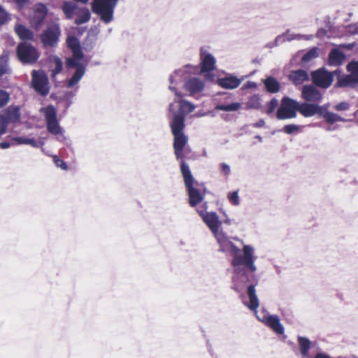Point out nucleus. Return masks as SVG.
I'll use <instances>...</instances> for the list:
<instances>
[{"label": "nucleus", "mask_w": 358, "mask_h": 358, "mask_svg": "<svg viewBox=\"0 0 358 358\" xmlns=\"http://www.w3.org/2000/svg\"><path fill=\"white\" fill-rule=\"evenodd\" d=\"M207 203H204L203 209H198L197 213L201 217L203 222L210 229L220 245V251L230 253L232 255L231 265L233 266L232 287L236 292H241L246 284L255 279V273L257 268L255 264L257 257L255 249L251 245H245L242 239L235 237L234 240L243 245L241 250L222 228V222L218 215L213 211H207Z\"/></svg>", "instance_id": "obj_1"}, {"label": "nucleus", "mask_w": 358, "mask_h": 358, "mask_svg": "<svg viewBox=\"0 0 358 358\" xmlns=\"http://www.w3.org/2000/svg\"><path fill=\"white\" fill-rule=\"evenodd\" d=\"M257 284V279L255 275V279L249 281L245 287H247V294L250 299L249 303H245L251 310L255 311L257 320L263 322L266 326L271 329L276 334L282 335L285 333V328L280 322V320L278 315H271L265 310L257 312V309L259 307V299L256 294L255 286ZM243 289L239 293H241Z\"/></svg>", "instance_id": "obj_2"}, {"label": "nucleus", "mask_w": 358, "mask_h": 358, "mask_svg": "<svg viewBox=\"0 0 358 358\" xmlns=\"http://www.w3.org/2000/svg\"><path fill=\"white\" fill-rule=\"evenodd\" d=\"M171 132L174 136L173 149L176 158L180 164V172H182V164L189 166L184 160L183 149L188 142L187 136L184 134L185 128L183 117L178 114L170 122Z\"/></svg>", "instance_id": "obj_3"}, {"label": "nucleus", "mask_w": 358, "mask_h": 358, "mask_svg": "<svg viewBox=\"0 0 358 358\" xmlns=\"http://www.w3.org/2000/svg\"><path fill=\"white\" fill-rule=\"evenodd\" d=\"M181 173L187 191L189 203L192 207H194L203 201L204 194L196 187L195 185L197 182L195 181L189 166L182 164Z\"/></svg>", "instance_id": "obj_4"}, {"label": "nucleus", "mask_w": 358, "mask_h": 358, "mask_svg": "<svg viewBox=\"0 0 358 358\" xmlns=\"http://www.w3.org/2000/svg\"><path fill=\"white\" fill-rule=\"evenodd\" d=\"M119 0H93L91 6L94 14L99 16L101 20L108 24L113 20L114 10Z\"/></svg>", "instance_id": "obj_5"}, {"label": "nucleus", "mask_w": 358, "mask_h": 358, "mask_svg": "<svg viewBox=\"0 0 358 358\" xmlns=\"http://www.w3.org/2000/svg\"><path fill=\"white\" fill-rule=\"evenodd\" d=\"M41 113L44 115L48 131L50 134L57 136V139L59 141H64L66 137L57 120L55 108L52 105H49L47 107L42 108Z\"/></svg>", "instance_id": "obj_6"}, {"label": "nucleus", "mask_w": 358, "mask_h": 358, "mask_svg": "<svg viewBox=\"0 0 358 358\" xmlns=\"http://www.w3.org/2000/svg\"><path fill=\"white\" fill-rule=\"evenodd\" d=\"M31 86L34 91L42 96H45L49 94V80L45 71L42 70L32 71Z\"/></svg>", "instance_id": "obj_7"}, {"label": "nucleus", "mask_w": 358, "mask_h": 358, "mask_svg": "<svg viewBox=\"0 0 358 358\" xmlns=\"http://www.w3.org/2000/svg\"><path fill=\"white\" fill-rule=\"evenodd\" d=\"M297 101L288 96H285L281 100V105L278 108L276 117L278 120H289L297 116Z\"/></svg>", "instance_id": "obj_8"}, {"label": "nucleus", "mask_w": 358, "mask_h": 358, "mask_svg": "<svg viewBox=\"0 0 358 358\" xmlns=\"http://www.w3.org/2000/svg\"><path fill=\"white\" fill-rule=\"evenodd\" d=\"M80 59L74 57L68 58L66 60V66L68 69L75 68V72L72 76L67 80L66 87L73 88L77 86L86 72V67L84 64L80 63Z\"/></svg>", "instance_id": "obj_9"}, {"label": "nucleus", "mask_w": 358, "mask_h": 358, "mask_svg": "<svg viewBox=\"0 0 358 358\" xmlns=\"http://www.w3.org/2000/svg\"><path fill=\"white\" fill-rule=\"evenodd\" d=\"M17 55L23 64H33L39 57V54L32 45L27 42L20 43L17 47Z\"/></svg>", "instance_id": "obj_10"}, {"label": "nucleus", "mask_w": 358, "mask_h": 358, "mask_svg": "<svg viewBox=\"0 0 358 358\" xmlns=\"http://www.w3.org/2000/svg\"><path fill=\"white\" fill-rule=\"evenodd\" d=\"M341 71L336 70L333 72L327 71L324 68L319 69L311 73L313 83L320 87L327 89L332 83L334 75H340Z\"/></svg>", "instance_id": "obj_11"}, {"label": "nucleus", "mask_w": 358, "mask_h": 358, "mask_svg": "<svg viewBox=\"0 0 358 358\" xmlns=\"http://www.w3.org/2000/svg\"><path fill=\"white\" fill-rule=\"evenodd\" d=\"M196 108V106L191 102L184 99H175L169 104V115L172 114L171 119L176 115H181L185 119V114L190 113Z\"/></svg>", "instance_id": "obj_12"}, {"label": "nucleus", "mask_w": 358, "mask_h": 358, "mask_svg": "<svg viewBox=\"0 0 358 358\" xmlns=\"http://www.w3.org/2000/svg\"><path fill=\"white\" fill-rule=\"evenodd\" d=\"M20 109V106L10 105L0 113V119L7 127L9 124H17L21 120Z\"/></svg>", "instance_id": "obj_13"}, {"label": "nucleus", "mask_w": 358, "mask_h": 358, "mask_svg": "<svg viewBox=\"0 0 358 358\" xmlns=\"http://www.w3.org/2000/svg\"><path fill=\"white\" fill-rule=\"evenodd\" d=\"M61 34L58 24H52L42 33L41 41L45 47H54L57 45Z\"/></svg>", "instance_id": "obj_14"}, {"label": "nucleus", "mask_w": 358, "mask_h": 358, "mask_svg": "<svg viewBox=\"0 0 358 358\" xmlns=\"http://www.w3.org/2000/svg\"><path fill=\"white\" fill-rule=\"evenodd\" d=\"M199 57L201 60V71L202 73L210 72L215 69L216 59L209 52L208 47L203 46L200 48Z\"/></svg>", "instance_id": "obj_15"}, {"label": "nucleus", "mask_w": 358, "mask_h": 358, "mask_svg": "<svg viewBox=\"0 0 358 358\" xmlns=\"http://www.w3.org/2000/svg\"><path fill=\"white\" fill-rule=\"evenodd\" d=\"M189 66V65H187L185 66L182 67L181 69H177L169 76V90L174 92L176 96L178 99L181 96V94L176 90L175 85L182 83L183 80L187 78L188 68Z\"/></svg>", "instance_id": "obj_16"}, {"label": "nucleus", "mask_w": 358, "mask_h": 358, "mask_svg": "<svg viewBox=\"0 0 358 358\" xmlns=\"http://www.w3.org/2000/svg\"><path fill=\"white\" fill-rule=\"evenodd\" d=\"M301 97L308 103H320L322 99V94L313 85H306L303 86L301 90Z\"/></svg>", "instance_id": "obj_17"}, {"label": "nucleus", "mask_w": 358, "mask_h": 358, "mask_svg": "<svg viewBox=\"0 0 358 358\" xmlns=\"http://www.w3.org/2000/svg\"><path fill=\"white\" fill-rule=\"evenodd\" d=\"M324 106L317 103L297 101V112L305 117H310L315 115L322 114Z\"/></svg>", "instance_id": "obj_18"}, {"label": "nucleus", "mask_w": 358, "mask_h": 358, "mask_svg": "<svg viewBox=\"0 0 358 358\" xmlns=\"http://www.w3.org/2000/svg\"><path fill=\"white\" fill-rule=\"evenodd\" d=\"M48 13V9L45 4L38 3L34 7V14L31 18V22L36 29H38L43 22Z\"/></svg>", "instance_id": "obj_19"}, {"label": "nucleus", "mask_w": 358, "mask_h": 358, "mask_svg": "<svg viewBox=\"0 0 358 358\" xmlns=\"http://www.w3.org/2000/svg\"><path fill=\"white\" fill-rule=\"evenodd\" d=\"M204 83L199 78L193 77L187 79L184 83V89L189 95H194L203 91Z\"/></svg>", "instance_id": "obj_20"}, {"label": "nucleus", "mask_w": 358, "mask_h": 358, "mask_svg": "<svg viewBox=\"0 0 358 358\" xmlns=\"http://www.w3.org/2000/svg\"><path fill=\"white\" fill-rule=\"evenodd\" d=\"M241 79L231 75L217 80L218 85L227 90L236 89L241 85Z\"/></svg>", "instance_id": "obj_21"}, {"label": "nucleus", "mask_w": 358, "mask_h": 358, "mask_svg": "<svg viewBox=\"0 0 358 358\" xmlns=\"http://www.w3.org/2000/svg\"><path fill=\"white\" fill-rule=\"evenodd\" d=\"M289 80L295 85H301L309 80V75L306 70L297 69L291 71L288 76Z\"/></svg>", "instance_id": "obj_22"}, {"label": "nucleus", "mask_w": 358, "mask_h": 358, "mask_svg": "<svg viewBox=\"0 0 358 358\" xmlns=\"http://www.w3.org/2000/svg\"><path fill=\"white\" fill-rule=\"evenodd\" d=\"M345 59V55L337 49H333L329 55V65L331 66H338L343 64Z\"/></svg>", "instance_id": "obj_23"}, {"label": "nucleus", "mask_w": 358, "mask_h": 358, "mask_svg": "<svg viewBox=\"0 0 358 358\" xmlns=\"http://www.w3.org/2000/svg\"><path fill=\"white\" fill-rule=\"evenodd\" d=\"M74 23L77 25L87 23L91 18L90 10L86 7H78Z\"/></svg>", "instance_id": "obj_24"}, {"label": "nucleus", "mask_w": 358, "mask_h": 358, "mask_svg": "<svg viewBox=\"0 0 358 358\" xmlns=\"http://www.w3.org/2000/svg\"><path fill=\"white\" fill-rule=\"evenodd\" d=\"M11 141L15 145H30L34 148H40L43 145V143L35 140L34 138L28 136H17L11 138Z\"/></svg>", "instance_id": "obj_25"}, {"label": "nucleus", "mask_w": 358, "mask_h": 358, "mask_svg": "<svg viewBox=\"0 0 358 358\" xmlns=\"http://www.w3.org/2000/svg\"><path fill=\"white\" fill-rule=\"evenodd\" d=\"M306 36L299 34H291L289 30H287L285 33L282 34L278 35L275 38V45H279L280 43H285L286 41H291L292 40H301L303 38H305Z\"/></svg>", "instance_id": "obj_26"}, {"label": "nucleus", "mask_w": 358, "mask_h": 358, "mask_svg": "<svg viewBox=\"0 0 358 358\" xmlns=\"http://www.w3.org/2000/svg\"><path fill=\"white\" fill-rule=\"evenodd\" d=\"M78 7L79 6L73 2L65 1L62 4V10L66 17L71 20L76 15Z\"/></svg>", "instance_id": "obj_27"}, {"label": "nucleus", "mask_w": 358, "mask_h": 358, "mask_svg": "<svg viewBox=\"0 0 358 358\" xmlns=\"http://www.w3.org/2000/svg\"><path fill=\"white\" fill-rule=\"evenodd\" d=\"M264 86L269 93H277L280 91V83L273 76H268L263 81Z\"/></svg>", "instance_id": "obj_28"}, {"label": "nucleus", "mask_w": 358, "mask_h": 358, "mask_svg": "<svg viewBox=\"0 0 358 358\" xmlns=\"http://www.w3.org/2000/svg\"><path fill=\"white\" fill-rule=\"evenodd\" d=\"M15 31L22 40H32L34 38V33L24 25L17 24Z\"/></svg>", "instance_id": "obj_29"}, {"label": "nucleus", "mask_w": 358, "mask_h": 358, "mask_svg": "<svg viewBox=\"0 0 358 358\" xmlns=\"http://www.w3.org/2000/svg\"><path fill=\"white\" fill-rule=\"evenodd\" d=\"M49 62L51 64L52 76L55 77L57 74L61 73L63 69L62 60L56 55H50Z\"/></svg>", "instance_id": "obj_30"}, {"label": "nucleus", "mask_w": 358, "mask_h": 358, "mask_svg": "<svg viewBox=\"0 0 358 358\" xmlns=\"http://www.w3.org/2000/svg\"><path fill=\"white\" fill-rule=\"evenodd\" d=\"M298 343L302 357L308 358L311 345L310 341L306 337L298 336Z\"/></svg>", "instance_id": "obj_31"}, {"label": "nucleus", "mask_w": 358, "mask_h": 358, "mask_svg": "<svg viewBox=\"0 0 358 358\" xmlns=\"http://www.w3.org/2000/svg\"><path fill=\"white\" fill-rule=\"evenodd\" d=\"M357 84L358 81L355 80V78H352L350 74H349L339 78L338 82L336 84V86L338 87H355Z\"/></svg>", "instance_id": "obj_32"}, {"label": "nucleus", "mask_w": 358, "mask_h": 358, "mask_svg": "<svg viewBox=\"0 0 358 358\" xmlns=\"http://www.w3.org/2000/svg\"><path fill=\"white\" fill-rule=\"evenodd\" d=\"M320 115L322 116L324 119V120L329 124H334L336 122L345 121V120L343 117H341L339 115L329 111H322V114H320Z\"/></svg>", "instance_id": "obj_33"}, {"label": "nucleus", "mask_w": 358, "mask_h": 358, "mask_svg": "<svg viewBox=\"0 0 358 358\" xmlns=\"http://www.w3.org/2000/svg\"><path fill=\"white\" fill-rule=\"evenodd\" d=\"M241 108V103L238 102L231 103L229 104H217L215 106V110H222L227 112L237 111Z\"/></svg>", "instance_id": "obj_34"}, {"label": "nucleus", "mask_w": 358, "mask_h": 358, "mask_svg": "<svg viewBox=\"0 0 358 358\" xmlns=\"http://www.w3.org/2000/svg\"><path fill=\"white\" fill-rule=\"evenodd\" d=\"M261 97L258 94L252 96L246 103L248 109H259L261 107Z\"/></svg>", "instance_id": "obj_35"}, {"label": "nucleus", "mask_w": 358, "mask_h": 358, "mask_svg": "<svg viewBox=\"0 0 358 358\" xmlns=\"http://www.w3.org/2000/svg\"><path fill=\"white\" fill-rule=\"evenodd\" d=\"M317 56H318L317 48H313L309 50L306 54L303 55L301 60L303 62H308L312 60L313 59L316 58Z\"/></svg>", "instance_id": "obj_36"}, {"label": "nucleus", "mask_w": 358, "mask_h": 358, "mask_svg": "<svg viewBox=\"0 0 358 358\" xmlns=\"http://www.w3.org/2000/svg\"><path fill=\"white\" fill-rule=\"evenodd\" d=\"M348 70L355 80L358 81V62H351L348 65Z\"/></svg>", "instance_id": "obj_37"}, {"label": "nucleus", "mask_w": 358, "mask_h": 358, "mask_svg": "<svg viewBox=\"0 0 358 358\" xmlns=\"http://www.w3.org/2000/svg\"><path fill=\"white\" fill-rule=\"evenodd\" d=\"M227 199L232 205L238 206L240 203L238 190L229 192L227 194Z\"/></svg>", "instance_id": "obj_38"}, {"label": "nucleus", "mask_w": 358, "mask_h": 358, "mask_svg": "<svg viewBox=\"0 0 358 358\" xmlns=\"http://www.w3.org/2000/svg\"><path fill=\"white\" fill-rule=\"evenodd\" d=\"M282 129L287 134H294L300 131V126L290 124L285 125Z\"/></svg>", "instance_id": "obj_39"}, {"label": "nucleus", "mask_w": 358, "mask_h": 358, "mask_svg": "<svg viewBox=\"0 0 358 358\" xmlns=\"http://www.w3.org/2000/svg\"><path fill=\"white\" fill-rule=\"evenodd\" d=\"M10 100L9 94L2 90H0V108L5 106Z\"/></svg>", "instance_id": "obj_40"}, {"label": "nucleus", "mask_w": 358, "mask_h": 358, "mask_svg": "<svg viewBox=\"0 0 358 358\" xmlns=\"http://www.w3.org/2000/svg\"><path fill=\"white\" fill-rule=\"evenodd\" d=\"M220 171L221 175L225 178L229 177L231 172L230 166L225 162H222L220 164Z\"/></svg>", "instance_id": "obj_41"}, {"label": "nucleus", "mask_w": 358, "mask_h": 358, "mask_svg": "<svg viewBox=\"0 0 358 358\" xmlns=\"http://www.w3.org/2000/svg\"><path fill=\"white\" fill-rule=\"evenodd\" d=\"M278 106V100L275 98H273L268 103L267 106L266 113L268 115L272 114L277 106Z\"/></svg>", "instance_id": "obj_42"}, {"label": "nucleus", "mask_w": 358, "mask_h": 358, "mask_svg": "<svg viewBox=\"0 0 358 358\" xmlns=\"http://www.w3.org/2000/svg\"><path fill=\"white\" fill-rule=\"evenodd\" d=\"M10 69L8 67L7 62L3 59H0V76L9 73Z\"/></svg>", "instance_id": "obj_43"}, {"label": "nucleus", "mask_w": 358, "mask_h": 358, "mask_svg": "<svg viewBox=\"0 0 358 358\" xmlns=\"http://www.w3.org/2000/svg\"><path fill=\"white\" fill-rule=\"evenodd\" d=\"M53 161L57 167L61 168L62 170H66L68 169L66 164L62 159H59L57 156H54Z\"/></svg>", "instance_id": "obj_44"}, {"label": "nucleus", "mask_w": 358, "mask_h": 358, "mask_svg": "<svg viewBox=\"0 0 358 358\" xmlns=\"http://www.w3.org/2000/svg\"><path fill=\"white\" fill-rule=\"evenodd\" d=\"M350 105L348 103L345 101H343L339 103L338 104L334 106L335 110L337 111H344L349 109Z\"/></svg>", "instance_id": "obj_45"}, {"label": "nucleus", "mask_w": 358, "mask_h": 358, "mask_svg": "<svg viewBox=\"0 0 358 358\" xmlns=\"http://www.w3.org/2000/svg\"><path fill=\"white\" fill-rule=\"evenodd\" d=\"M348 32L351 35H358V22L349 25Z\"/></svg>", "instance_id": "obj_46"}, {"label": "nucleus", "mask_w": 358, "mask_h": 358, "mask_svg": "<svg viewBox=\"0 0 358 358\" xmlns=\"http://www.w3.org/2000/svg\"><path fill=\"white\" fill-rule=\"evenodd\" d=\"M84 55L80 48H75L73 50V57L78 59H82Z\"/></svg>", "instance_id": "obj_47"}, {"label": "nucleus", "mask_w": 358, "mask_h": 358, "mask_svg": "<svg viewBox=\"0 0 358 358\" xmlns=\"http://www.w3.org/2000/svg\"><path fill=\"white\" fill-rule=\"evenodd\" d=\"M223 215L224 217V220L223 221V222L229 226L231 225L232 224H234V220L231 219L228 215L227 214L224 212L223 213Z\"/></svg>", "instance_id": "obj_48"}, {"label": "nucleus", "mask_w": 358, "mask_h": 358, "mask_svg": "<svg viewBox=\"0 0 358 358\" xmlns=\"http://www.w3.org/2000/svg\"><path fill=\"white\" fill-rule=\"evenodd\" d=\"M15 1L19 8H22L29 1V0H15Z\"/></svg>", "instance_id": "obj_49"}, {"label": "nucleus", "mask_w": 358, "mask_h": 358, "mask_svg": "<svg viewBox=\"0 0 358 358\" xmlns=\"http://www.w3.org/2000/svg\"><path fill=\"white\" fill-rule=\"evenodd\" d=\"M212 113L211 111H208V112L198 111L195 113L194 116L196 117H201L207 116V115H210V113Z\"/></svg>", "instance_id": "obj_50"}, {"label": "nucleus", "mask_w": 358, "mask_h": 358, "mask_svg": "<svg viewBox=\"0 0 358 358\" xmlns=\"http://www.w3.org/2000/svg\"><path fill=\"white\" fill-rule=\"evenodd\" d=\"M314 358H334V357H331L328 354L323 353V352H319L315 355Z\"/></svg>", "instance_id": "obj_51"}, {"label": "nucleus", "mask_w": 358, "mask_h": 358, "mask_svg": "<svg viewBox=\"0 0 358 358\" xmlns=\"http://www.w3.org/2000/svg\"><path fill=\"white\" fill-rule=\"evenodd\" d=\"M265 124V122L264 120H259L258 122L253 124V127L256 128L263 127Z\"/></svg>", "instance_id": "obj_52"}, {"label": "nucleus", "mask_w": 358, "mask_h": 358, "mask_svg": "<svg viewBox=\"0 0 358 358\" xmlns=\"http://www.w3.org/2000/svg\"><path fill=\"white\" fill-rule=\"evenodd\" d=\"M10 147V143L9 142H2L0 143V148L2 149H7Z\"/></svg>", "instance_id": "obj_53"}, {"label": "nucleus", "mask_w": 358, "mask_h": 358, "mask_svg": "<svg viewBox=\"0 0 358 358\" xmlns=\"http://www.w3.org/2000/svg\"><path fill=\"white\" fill-rule=\"evenodd\" d=\"M257 86L256 83L252 81H248L247 84L245 85V88H252L255 87Z\"/></svg>", "instance_id": "obj_54"}, {"label": "nucleus", "mask_w": 358, "mask_h": 358, "mask_svg": "<svg viewBox=\"0 0 358 358\" xmlns=\"http://www.w3.org/2000/svg\"><path fill=\"white\" fill-rule=\"evenodd\" d=\"M274 43H275V40L273 42H270V43H267L266 44V47L270 48H273V47H275V46L278 45H275Z\"/></svg>", "instance_id": "obj_55"}, {"label": "nucleus", "mask_w": 358, "mask_h": 358, "mask_svg": "<svg viewBox=\"0 0 358 358\" xmlns=\"http://www.w3.org/2000/svg\"><path fill=\"white\" fill-rule=\"evenodd\" d=\"M255 138H256L257 139H258V140H259V141H260V142H262V136H260L257 135V136H255Z\"/></svg>", "instance_id": "obj_56"}, {"label": "nucleus", "mask_w": 358, "mask_h": 358, "mask_svg": "<svg viewBox=\"0 0 358 358\" xmlns=\"http://www.w3.org/2000/svg\"><path fill=\"white\" fill-rule=\"evenodd\" d=\"M323 106H324L323 112H325L324 110L329 107V105H324Z\"/></svg>", "instance_id": "obj_57"}, {"label": "nucleus", "mask_w": 358, "mask_h": 358, "mask_svg": "<svg viewBox=\"0 0 358 358\" xmlns=\"http://www.w3.org/2000/svg\"><path fill=\"white\" fill-rule=\"evenodd\" d=\"M211 112H212V113H210V115H211L212 117H215V113H214L213 111H211Z\"/></svg>", "instance_id": "obj_58"}, {"label": "nucleus", "mask_w": 358, "mask_h": 358, "mask_svg": "<svg viewBox=\"0 0 358 358\" xmlns=\"http://www.w3.org/2000/svg\"><path fill=\"white\" fill-rule=\"evenodd\" d=\"M357 111H358V110H357Z\"/></svg>", "instance_id": "obj_59"}]
</instances>
